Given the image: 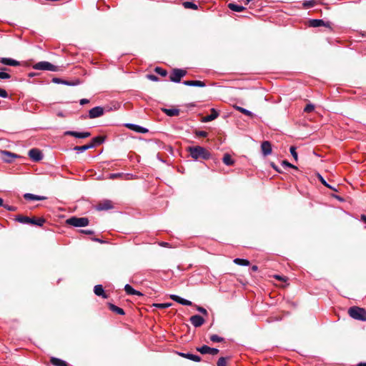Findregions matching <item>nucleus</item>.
I'll return each mask as SVG.
<instances>
[{
  "mask_svg": "<svg viewBox=\"0 0 366 366\" xmlns=\"http://www.w3.org/2000/svg\"><path fill=\"white\" fill-rule=\"evenodd\" d=\"M80 232L83 233V234H94V232L93 230H90V229H81Z\"/></svg>",
  "mask_w": 366,
  "mask_h": 366,
  "instance_id": "50",
  "label": "nucleus"
},
{
  "mask_svg": "<svg viewBox=\"0 0 366 366\" xmlns=\"http://www.w3.org/2000/svg\"><path fill=\"white\" fill-rule=\"evenodd\" d=\"M280 165L278 166L274 162H269V165L279 173H283L285 171H288L290 168H292L297 172L299 171L298 168L296 166L290 164V162H280Z\"/></svg>",
  "mask_w": 366,
  "mask_h": 366,
  "instance_id": "4",
  "label": "nucleus"
},
{
  "mask_svg": "<svg viewBox=\"0 0 366 366\" xmlns=\"http://www.w3.org/2000/svg\"><path fill=\"white\" fill-rule=\"evenodd\" d=\"M234 162H224V163L227 165V166H232L234 164Z\"/></svg>",
  "mask_w": 366,
  "mask_h": 366,
  "instance_id": "59",
  "label": "nucleus"
},
{
  "mask_svg": "<svg viewBox=\"0 0 366 366\" xmlns=\"http://www.w3.org/2000/svg\"><path fill=\"white\" fill-rule=\"evenodd\" d=\"M228 8L231 9L232 11H237V12H241L245 10V7L239 5H237L233 3H229L228 4Z\"/></svg>",
  "mask_w": 366,
  "mask_h": 366,
  "instance_id": "29",
  "label": "nucleus"
},
{
  "mask_svg": "<svg viewBox=\"0 0 366 366\" xmlns=\"http://www.w3.org/2000/svg\"><path fill=\"white\" fill-rule=\"evenodd\" d=\"M66 134L73 136L76 138L84 139L91 136V133L89 132H77L73 131H69L66 132Z\"/></svg>",
  "mask_w": 366,
  "mask_h": 366,
  "instance_id": "14",
  "label": "nucleus"
},
{
  "mask_svg": "<svg viewBox=\"0 0 366 366\" xmlns=\"http://www.w3.org/2000/svg\"><path fill=\"white\" fill-rule=\"evenodd\" d=\"M317 4L316 0L306 1L303 3V6L305 8L312 7Z\"/></svg>",
  "mask_w": 366,
  "mask_h": 366,
  "instance_id": "38",
  "label": "nucleus"
},
{
  "mask_svg": "<svg viewBox=\"0 0 366 366\" xmlns=\"http://www.w3.org/2000/svg\"><path fill=\"white\" fill-rule=\"evenodd\" d=\"M315 109V106L312 104H308L306 105V107L304 109V112L307 113H310L312 112Z\"/></svg>",
  "mask_w": 366,
  "mask_h": 366,
  "instance_id": "43",
  "label": "nucleus"
},
{
  "mask_svg": "<svg viewBox=\"0 0 366 366\" xmlns=\"http://www.w3.org/2000/svg\"><path fill=\"white\" fill-rule=\"evenodd\" d=\"M218 116H219V113L214 109H212L211 114L204 117L202 118V122H211V121L215 119L216 118H217Z\"/></svg>",
  "mask_w": 366,
  "mask_h": 366,
  "instance_id": "20",
  "label": "nucleus"
},
{
  "mask_svg": "<svg viewBox=\"0 0 366 366\" xmlns=\"http://www.w3.org/2000/svg\"><path fill=\"white\" fill-rule=\"evenodd\" d=\"M53 81L55 83L59 84V83H61V81H64V80H61V79H59V78H54Z\"/></svg>",
  "mask_w": 366,
  "mask_h": 366,
  "instance_id": "56",
  "label": "nucleus"
},
{
  "mask_svg": "<svg viewBox=\"0 0 366 366\" xmlns=\"http://www.w3.org/2000/svg\"><path fill=\"white\" fill-rule=\"evenodd\" d=\"M50 362L54 366H69L66 362L54 357H51Z\"/></svg>",
  "mask_w": 366,
  "mask_h": 366,
  "instance_id": "25",
  "label": "nucleus"
},
{
  "mask_svg": "<svg viewBox=\"0 0 366 366\" xmlns=\"http://www.w3.org/2000/svg\"><path fill=\"white\" fill-rule=\"evenodd\" d=\"M357 366H366V362H360L357 365Z\"/></svg>",
  "mask_w": 366,
  "mask_h": 366,
  "instance_id": "62",
  "label": "nucleus"
},
{
  "mask_svg": "<svg viewBox=\"0 0 366 366\" xmlns=\"http://www.w3.org/2000/svg\"><path fill=\"white\" fill-rule=\"evenodd\" d=\"M104 108L102 107H95L91 109L89 112V117L90 119H94L99 117L104 114Z\"/></svg>",
  "mask_w": 366,
  "mask_h": 366,
  "instance_id": "10",
  "label": "nucleus"
},
{
  "mask_svg": "<svg viewBox=\"0 0 366 366\" xmlns=\"http://www.w3.org/2000/svg\"><path fill=\"white\" fill-rule=\"evenodd\" d=\"M233 262L236 264L242 265V266H248L250 264L247 259H240V258H236L234 259Z\"/></svg>",
  "mask_w": 366,
  "mask_h": 366,
  "instance_id": "33",
  "label": "nucleus"
},
{
  "mask_svg": "<svg viewBox=\"0 0 366 366\" xmlns=\"http://www.w3.org/2000/svg\"><path fill=\"white\" fill-rule=\"evenodd\" d=\"M179 355L184 358L189 359L194 362H200L201 357L199 355L190 354V353H179Z\"/></svg>",
  "mask_w": 366,
  "mask_h": 366,
  "instance_id": "24",
  "label": "nucleus"
},
{
  "mask_svg": "<svg viewBox=\"0 0 366 366\" xmlns=\"http://www.w3.org/2000/svg\"><path fill=\"white\" fill-rule=\"evenodd\" d=\"M0 97L3 98H6L8 97L7 92L4 89L0 88Z\"/></svg>",
  "mask_w": 366,
  "mask_h": 366,
  "instance_id": "48",
  "label": "nucleus"
},
{
  "mask_svg": "<svg viewBox=\"0 0 366 366\" xmlns=\"http://www.w3.org/2000/svg\"><path fill=\"white\" fill-rule=\"evenodd\" d=\"M196 136L199 137H206L208 135V133L205 131H196Z\"/></svg>",
  "mask_w": 366,
  "mask_h": 366,
  "instance_id": "44",
  "label": "nucleus"
},
{
  "mask_svg": "<svg viewBox=\"0 0 366 366\" xmlns=\"http://www.w3.org/2000/svg\"><path fill=\"white\" fill-rule=\"evenodd\" d=\"M360 219L362 221H363L365 223H366V215L365 214H362L360 217Z\"/></svg>",
  "mask_w": 366,
  "mask_h": 366,
  "instance_id": "57",
  "label": "nucleus"
},
{
  "mask_svg": "<svg viewBox=\"0 0 366 366\" xmlns=\"http://www.w3.org/2000/svg\"><path fill=\"white\" fill-rule=\"evenodd\" d=\"M2 207H4L5 209H6L7 210L12 211V212L16 211V209H17V208L16 207L9 206L8 204H4V206H2Z\"/></svg>",
  "mask_w": 366,
  "mask_h": 366,
  "instance_id": "47",
  "label": "nucleus"
},
{
  "mask_svg": "<svg viewBox=\"0 0 366 366\" xmlns=\"http://www.w3.org/2000/svg\"><path fill=\"white\" fill-rule=\"evenodd\" d=\"M7 70L8 69L5 67L0 69V79H9L11 78V75L5 71Z\"/></svg>",
  "mask_w": 366,
  "mask_h": 366,
  "instance_id": "32",
  "label": "nucleus"
},
{
  "mask_svg": "<svg viewBox=\"0 0 366 366\" xmlns=\"http://www.w3.org/2000/svg\"><path fill=\"white\" fill-rule=\"evenodd\" d=\"M94 292L97 296H102L103 298H108L107 295L105 293L102 285H97L94 286Z\"/></svg>",
  "mask_w": 366,
  "mask_h": 366,
  "instance_id": "19",
  "label": "nucleus"
},
{
  "mask_svg": "<svg viewBox=\"0 0 366 366\" xmlns=\"http://www.w3.org/2000/svg\"><path fill=\"white\" fill-rule=\"evenodd\" d=\"M126 127L130 129L131 130H133L139 133L145 134L148 132L147 129L134 124H127Z\"/></svg>",
  "mask_w": 366,
  "mask_h": 366,
  "instance_id": "17",
  "label": "nucleus"
},
{
  "mask_svg": "<svg viewBox=\"0 0 366 366\" xmlns=\"http://www.w3.org/2000/svg\"><path fill=\"white\" fill-rule=\"evenodd\" d=\"M184 85L187 86H199V87H204L206 86V84L204 81H199V80H189V81H184L183 82Z\"/></svg>",
  "mask_w": 366,
  "mask_h": 366,
  "instance_id": "21",
  "label": "nucleus"
},
{
  "mask_svg": "<svg viewBox=\"0 0 366 366\" xmlns=\"http://www.w3.org/2000/svg\"><path fill=\"white\" fill-rule=\"evenodd\" d=\"M124 291L127 295H138V296H142L143 294L140 292L139 291H137L134 290L131 285H126L124 286Z\"/></svg>",
  "mask_w": 366,
  "mask_h": 366,
  "instance_id": "22",
  "label": "nucleus"
},
{
  "mask_svg": "<svg viewBox=\"0 0 366 366\" xmlns=\"http://www.w3.org/2000/svg\"><path fill=\"white\" fill-rule=\"evenodd\" d=\"M16 221L23 224H31L36 226L41 227L46 222L44 217L36 218L35 217H29L23 215H18L15 218Z\"/></svg>",
  "mask_w": 366,
  "mask_h": 366,
  "instance_id": "2",
  "label": "nucleus"
},
{
  "mask_svg": "<svg viewBox=\"0 0 366 366\" xmlns=\"http://www.w3.org/2000/svg\"><path fill=\"white\" fill-rule=\"evenodd\" d=\"M122 174H122V173L110 174H109V178L110 179H114V178L121 177Z\"/></svg>",
  "mask_w": 366,
  "mask_h": 366,
  "instance_id": "52",
  "label": "nucleus"
},
{
  "mask_svg": "<svg viewBox=\"0 0 366 366\" xmlns=\"http://www.w3.org/2000/svg\"><path fill=\"white\" fill-rule=\"evenodd\" d=\"M61 84H64L69 85V86H75V85H78L79 84V81L76 80L74 82H71V81L64 80V81H61Z\"/></svg>",
  "mask_w": 366,
  "mask_h": 366,
  "instance_id": "45",
  "label": "nucleus"
},
{
  "mask_svg": "<svg viewBox=\"0 0 366 366\" xmlns=\"http://www.w3.org/2000/svg\"><path fill=\"white\" fill-rule=\"evenodd\" d=\"M290 153L292 156V157L295 159V160H297L298 155L297 152H296V148L293 146H292L290 149Z\"/></svg>",
  "mask_w": 366,
  "mask_h": 366,
  "instance_id": "40",
  "label": "nucleus"
},
{
  "mask_svg": "<svg viewBox=\"0 0 366 366\" xmlns=\"http://www.w3.org/2000/svg\"><path fill=\"white\" fill-rule=\"evenodd\" d=\"M0 63L3 64L4 65L12 66H17L20 65L19 61H18L15 59H13L4 58V57L0 58Z\"/></svg>",
  "mask_w": 366,
  "mask_h": 366,
  "instance_id": "15",
  "label": "nucleus"
},
{
  "mask_svg": "<svg viewBox=\"0 0 366 366\" xmlns=\"http://www.w3.org/2000/svg\"><path fill=\"white\" fill-rule=\"evenodd\" d=\"M114 208L113 202L109 199H104L99 202L96 206L95 209L97 211L109 210Z\"/></svg>",
  "mask_w": 366,
  "mask_h": 366,
  "instance_id": "8",
  "label": "nucleus"
},
{
  "mask_svg": "<svg viewBox=\"0 0 366 366\" xmlns=\"http://www.w3.org/2000/svg\"><path fill=\"white\" fill-rule=\"evenodd\" d=\"M329 188L332 189V190H334V191H337V189L335 188L332 187V186H330V187H329Z\"/></svg>",
  "mask_w": 366,
  "mask_h": 366,
  "instance_id": "63",
  "label": "nucleus"
},
{
  "mask_svg": "<svg viewBox=\"0 0 366 366\" xmlns=\"http://www.w3.org/2000/svg\"><path fill=\"white\" fill-rule=\"evenodd\" d=\"M189 321L195 327H199L204 323V319L199 315L192 316Z\"/></svg>",
  "mask_w": 366,
  "mask_h": 366,
  "instance_id": "12",
  "label": "nucleus"
},
{
  "mask_svg": "<svg viewBox=\"0 0 366 366\" xmlns=\"http://www.w3.org/2000/svg\"><path fill=\"white\" fill-rule=\"evenodd\" d=\"M163 112L169 117L177 116L179 114V110L177 109H163Z\"/></svg>",
  "mask_w": 366,
  "mask_h": 366,
  "instance_id": "31",
  "label": "nucleus"
},
{
  "mask_svg": "<svg viewBox=\"0 0 366 366\" xmlns=\"http://www.w3.org/2000/svg\"><path fill=\"white\" fill-rule=\"evenodd\" d=\"M309 26L312 27L326 26L330 27V22H325L322 19H310L309 21Z\"/></svg>",
  "mask_w": 366,
  "mask_h": 366,
  "instance_id": "13",
  "label": "nucleus"
},
{
  "mask_svg": "<svg viewBox=\"0 0 366 366\" xmlns=\"http://www.w3.org/2000/svg\"><path fill=\"white\" fill-rule=\"evenodd\" d=\"M172 303L154 304V306L158 308L164 309L170 307Z\"/></svg>",
  "mask_w": 366,
  "mask_h": 366,
  "instance_id": "42",
  "label": "nucleus"
},
{
  "mask_svg": "<svg viewBox=\"0 0 366 366\" xmlns=\"http://www.w3.org/2000/svg\"><path fill=\"white\" fill-rule=\"evenodd\" d=\"M196 308H197V310L198 312H201L202 314H203L204 315H208L207 310L204 309V307H200V306H196Z\"/></svg>",
  "mask_w": 366,
  "mask_h": 366,
  "instance_id": "46",
  "label": "nucleus"
},
{
  "mask_svg": "<svg viewBox=\"0 0 366 366\" xmlns=\"http://www.w3.org/2000/svg\"><path fill=\"white\" fill-rule=\"evenodd\" d=\"M24 198L26 200H44L46 197L44 196L35 195L30 193H26L24 194Z\"/></svg>",
  "mask_w": 366,
  "mask_h": 366,
  "instance_id": "23",
  "label": "nucleus"
},
{
  "mask_svg": "<svg viewBox=\"0 0 366 366\" xmlns=\"http://www.w3.org/2000/svg\"><path fill=\"white\" fill-rule=\"evenodd\" d=\"M92 241H94V242H97L102 243H102H105V242H106V241L102 240V239H99V238H97V237H92Z\"/></svg>",
  "mask_w": 366,
  "mask_h": 366,
  "instance_id": "54",
  "label": "nucleus"
},
{
  "mask_svg": "<svg viewBox=\"0 0 366 366\" xmlns=\"http://www.w3.org/2000/svg\"><path fill=\"white\" fill-rule=\"evenodd\" d=\"M66 223L76 227H81L87 226L89 220L87 217H71L66 220Z\"/></svg>",
  "mask_w": 366,
  "mask_h": 366,
  "instance_id": "5",
  "label": "nucleus"
},
{
  "mask_svg": "<svg viewBox=\"0 0 366 366\" xmlns=\"http://www.w3.org/2000/svg\"><path fill=\"white\" fill-rule=\"evenodd\" d=\"M188 150L191 157L194 159H209L211 157L209 152L200 146L189 147Z\"/></svg>",
  "mask_w": 366,
  "mask_h": 366,
  "instance_id": "1",
  "label": "nucleus"
},
{
  "mask_svg": "<svg viewBox=\"0 0 366 366\" xmlns=\"http://www.w3.org/2000/svg\"><path fill=\"white\" fill-rule=\"evenodd\" d=\"M209 339L213 342H224V339L218 336L217 335H212L209 337Z\"/></svg>",
  "mask_w": 366,
  "mask_h": 366,
  "instance_id": "36",
  "label": "nucleus"
},
{
  "mask_svg": "<svg viewBox=\"0 0 366 366\" xmlns=\"http://www.w3.org/2000/svg\"><path fill=\"white\" fill-rule=\"evenodd\" d=\"M154 71L162 76H166L167 74V71L161 67H156Z\"/></svg>",
  "mask_w": 366,
  "mask_h": 366,
  "instance_id": "37",
  "label": "nucleus"
},
{
  "mask_svg": "<svg viewBox=\"0 0 366 366\" xmlns=\"http://www.w3.org/2000/svg\"><path fill=\"white\" fill-rule=\"evenodd\" d=\"M251 269L253 271V272H256L258 270V267L257 265H253L252 267H251Z\"/></svg>",
  "mask_w": 366,
  "mask_h": 366,
  "instance_id": "58",
  "label": "nucleus"
},
{
  "mask_svg": "<svg viewBox=\"0 0 366 366\" xmlns=\"http://www.w3.org/2000/svg\"><path fill=\"white\" fill-rule=\"evenodd\" d=\"M197 351L199 352L201 354H211L212 355H215L219 353V350L217 348H212L207 345H203L200 347H197Z\"/></svg>",
  "mask_w": 366,
  "mask_h": 366,
  "instance_id": "9",
  "label": "nucleus"
},
{
  "mask_svg": "<svg viewBox=\"0 0 366 366\" xmlns=\"http://www.w3.org/2000/svg\"><path fill=\"white\" fill-rule=\"evenodd\" d=\"M170 298L172 300H174V301H175V302H178V303H179V304H181L182 305H187V306L192 305V302L191 301L185 300V299H183V298H182V297H179V296H177L176 295H170Z\"/></svg>",
  "mask_w": 366,
  "mask_h": 366,
  "instance_id": "16",
  "label": "nucleus"
},
{
  "mask_svg": "<svg viewBox=\"0 0 366 366\" xmlns=\"http://www.w3.org/2000/svg\"><path fill=\"white\" fill-rule=\"evenodd\" d=\"M261 150L262 154L266 156L272 152V146L271 144L268 141H264L262 143Z\"/></svg>",
  "mask_w": 366,
  "mask_h": 366,
  "instance_id": "18",
  "label": "nucleus"
},
{
  "mask_svg": "<svg viewBox=\"0 0 366 366\" xmlns=\"http://www.w3.org/2000/svg\"><path fill=\"white\" fill-rule=\"evenodd\" d=\"M183 6L185 9H190L193 10L197 9V5L192 1H184Z\"/></svg>",
  "mask_w": 366,
  "mask_h": 366,
  "instance_id": "34",
  "label": "nucleus"
},
{
  "mask_svg": "<svg viewBox=\"0 0 366 366\" xmlns=\"http://www.w3.org/2000/svg\"><path fill=\"white\" fill-rule=\"evenodd\" d=\"M316 176L318 178V179L321 182V183L325 185V187H330V185L328 184L326 181L325 180V179L321 176V174H320L319 173H317L316 174Z\"/></svg>",
  "mask_w": 366,
  "mask_h": 366,
  "instance_id": "41",
  "label": "nucleus"
},
{
  "mask_svg": "<svg viewBox=\"0 0 366 366\" xmlns=\"http://www.w3.org/2000/svg\"><path fill=\"white\" fill-rule=\"evenodd\" d=\"M233 107L239 111V112L244 114V115L247 116V117H249L251 118H252L254 117V114L249 110L243 108V107H241L239 106H237L236 104L233 105Z\"/></svg>",
  "mask_w": 366,
  "mask_h": 366,
  "instance_id": "27",
  "label": "nucleus"
},
{
  "mask_svg": "<svg viewBox=\"0 0 366 366\" xmlns=\"http://www.w3.org/2000/svg\"><path fill=\"white\" fill-rule=\"evenodd\" d=\"M217 365V366H227V357H221L219 358Z\"/></svg>",
  "mask_w": 366,
  "mask_h": 366,
  "instance_id": "39",
  "label": "nucleus"
},
{
  "mask_svg": "<svg viewBox=\"0 0 366 366\" xmlns=\"http://www.w3.org/2000/svg\"><path fill=\"white\" fill-rule=\"evenodd\" d=\"M337 199L342 200V198H340L339 196H335Z\"/></svg>",
  "mask_w": 366,
  "mask_h": 366,
  "instance_id": "64",
  "label": "nucleus"
},
{
  "mask_svg": "<svg viewBox=\"0 0 366 366\" xmlns=\"http://www.w3.org/2000/svg\"><path fill=\"white\" fill-rule=\"evenodd\" d=\"M29 156L31 160H41L44 157L41 151L36 148L30 149Z\"/></svg>",
  "mask_w": 366,
  "mask_h": 366,
  "instance_id": "11",
  "label": "nucleus"
},
{
  "mask_svg": "<svg viewBox=\"0 0 366 366\" xmlns=\"http://www.w3.org/2000/svg\"><path fill=\"white\" fill-rule=\"evenodd\" d=\"M104 141V137L102 136L95 137L92 139V142L89 143L90 145H92V148L97 145H99L102 144Z\"/></svg>",
  "mask_w": 366,
  "mask_h": 366,
  "instance_id": "28",
  "label": "nucleus"
},
{
  "mask_svg": "<svg viewBox=\"0 0 366 366\" xmlns=\"http://www.w3.org/2000/svg\"><path fill=\"white\" fill-rule=\"evenodd\" d=\"M7 157L15 158V159L20 158V157H19L16 154H14V153H11L10 152H7V151H1V150H0V158L5 159Z\"/></svg>",
  "mask_w": 366,
  "mask_h": 366,
  "instance_id": "30",
  "label": "nucleus"
},
{
  "mask_svg": "<svg viewBox=\"0 0 366 366\" xmlns=\"http://www.w3.org/2000/svg\"><path fill=\"white\" fill-rule=\"evenodd\" d=\"M222 160H232V157L229 154L225 153Z\"/></svg>",
  "mask_w": 366,
  "mask_h": 366,
  "instance_id": "51",
  "label": "nucleus"
},
{
  "mask_svg": "<svg viewBox=\"0 0 366 366\" xmlns=\"http://www.w3.org/2000/svg\"><path fill=\"white\" fill-rule=\"evenodd\" d=\"M89 102V101L87 99H82L80 100V104L81 105H84V104H87Z\"/></svg>",
  "mask_w": 366,
  "mask_h": 366,
  "instance_id": "55",
  "label": "nucleus"
},
{
  "mask_svg": "<svg viewBox=\"0 0 366 366\" xmlns=\"http://www.w3.org/2000/svg\"><path fill=\"white\" fill-rule=\"evenodd\" d=\"M34 68L37 70H47L52 71H56L58 70L57 66L48 61L38 62L34 66Z\"/></svg>",
  "mask_w": 366,
  "mask_h": 366,
  "instance_id": "7",
  "label": "nucleus"
},
{
  "mask_svg": "<svg viewBox=\"0 0 366 366\" xmlns=\"http://www.w3.org/2000/svg\"><path fill=\"white\" fill-rule=\"evenodd\" d=\"M350 316L357 320L366 321V310L359 307H351L348 310Z\"/></svg>",
  "mask_w": 366,
  "mask_h": 366,
  "instance_id": "3",
  "label": "nucleus"
},
{
  "mask_svg": "<svg viewBox=\"0 0 366 366\" xmlns=\"http://www.w3.org/2000/svg\"><path fill=\"white\" fill-rule=\"evenodd\" d=\"M159 244L162 247H167L169 245V244L167 242H162L159 243Z\"/></svg>",
  "mask_w": 366,
  "mask_h": 366,
  "instance_id": "60",
  "label": "nucleus"
},
{
  "mask_svg": "<svg viewBox=\"0 0 366 366\" xmlns=\"http://www.w3.org/2000/svg\"><path fill=\"white\" fill-rule=\"evenodd\" d=\"M90 148H92V145L87 144L83 146H76L74 147V150L77 151L78 152H82Z\"/></svg>",
  "mask_w": 366,
  "mask_h": 366,
  "instance_id": "35",
  "label": "nucleus"
},
{
  "mask_svg": "<svg viewBox=\"0 0 366 366\" xmlns=\"http://www.w3.org/2000/svg\"><path fill=\"white\" fill-rule=\"evenodd\" d=\"M4 206V200L0 197V207Z\"/></svg>",
  "mask_w": 366,
  "mask_h": 366,
  "instance_id": "61",
  "label": "nucleus"
},
{
  "mask_svg": "<svg viewBox=\"0 0 366 366\" xmlns=\"http://www.w3.org/2000/svg\"><path fill=\"white\" fill-rule=\"evenodd\" d=\"M274 277L276 279V280H280V281H283V282H286L287 278L285 276H280V275H278V274H276L274 276Z\"/></svg>",
  "mask_w": 366,
  "mask_h": 366,
  "instance_id": "49",
  "label": "nucleus"
},
{
  "mask_svg": "<svg viewBox=\"0 0 366 366\" xmlns=\"http://www.w3.org/2000/svg\"><path fill=\"white\" fill-rule=\"evenodd\" d=\"M186 74L187 71L184 69H174L169 75V80L173 82H179Z\"/></svg>",
  "mask_w": 366,
  "mask_h": 366,
  "instance_id": "6",
  "label": "nucleus"
},
{
  "mask_svg": "<svg viewBox=\"0 0 366 366\" xmlns=\"http://www.w3.org/2000/svg\"><path fill=\"white\" fill-rule=\"evenodd\" d=\"M109 309L112 311L113 312H115L118 315H123L125 314L124 310L122 308H120L112 303L108 304Z\"/></svg>",
  "mask_w": 366,
  "mask_h": 366,
  "instance_id": "26",
  "label": "nucleus"
},
{
  "mask_svg": "<svg viewBox=\"0 0 366 366\" xmlns=\"http://www.w3.org/2000/svg\"><path fill=\"white\" fill-rule=\"evenodd\" d=\"M148 79H149L150 80L152 81H157L158 80V77L156 76L155 75H153V74H149L147 76Z\"/></svg>",
  "mask_w": 366,
  "mask_h": 366,
  "instance_id": "53",
  "label": "nucleus"
}]
</instances>
